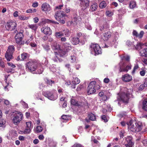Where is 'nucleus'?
Masks as SVG:
<instances>
[{
	"label": "nucleus",
	"mask_w": 147,
	"mask_h": 147,
	"mask_svg": "<svg viewBox=\"0 0 147 147\" xmlns=\"http://www.w3.org/2000/svg\"><path fill=\"white\" fill-rule=\"evenodd\" d=\"M91 53L95 55L101 53V49L99 45L97 44H92L90 46Z\"/></svg>",
	"instance_id": "nucleus-8"
},
{
	"label": "nucleus",
	"mask_w": 147,
	"mask_h": 147,
	"mask_svg": "<svg viewBox=\"0 0 147 147\" xmlns=\"http://www.w3.org/2000/svg\"><path fill=\"white\" fill-rule=\"evenodd\" d=\"M0 65L2 67H5V65L2 59L0 57Z\"/></svg>",
	"instance_id": "nucleus-58"
},
{
	"label": "nucleus",
	"mask_w": 147,
	"mask_h": 147,
	"mask_svg": "<svg viewBox=\"0 0 147 147\" xmlns=\"http://www.w3.org/2000/svg\"><path fill=\"white\" fill-rule=\"evenodd\" d=\"M23 37V35L22 32H20L17 34L15 37L16 42L18 43H20V42L22 41Z\"/></svg>",
	"instance_id": "nucleus-22"
},
{
	"label": "nucleus",
	"mask_w": 147,
	"mask_h": 147,
	"mask_svg": "<svg viewBox=\"0 0 147 147\" xmlns=\"http://www.w3.org/2000/svg\"><path fill=\"white\" fill-rule=\"evenodd\" d=\"M100 30L102 31L104 30V29L106 30L107 28H109V25L107 24H106V26L105 25H103L101 24L100 26Z\"/></svg>",
	"instance_id": "nucleus-37"
},
{
	"label": "nucleus",
	"mask_w": 147,
	"mask_h": 147,
	"mask_svg": "<svg viewBox=\"0 0 147 147\" xmlns=\"http://www.w3.org/2000/svg\"><path fill=\"white\" fill-rule=\"evenodd\" d=\"M77 37L79 38L81 37V39H83L85 38V36H82V34L81 32H79L76 35Z\"/></svg>",
	"instance_id": "nucleus-54"
},
{
	"label": "nucleus",
	"mask_w": 147,
	"mask_h": 147,
	"mask_svg": "<svg viewBox=\"0 0 147 147\" xmlns=\"http://www.w3.org/2000/svg\"><path fill=\"white\" fill-rule=\"evenodd\" d=\"M96 83L95 81H92L89 84L87 89V92L88 94L93 93L96 92L94 87Z\"/></svg>",
	"instance_id": "nucleus-13"
},
{
	"label": "nucleus",
	"mask_w": 147,
	"mask_h": 147,
	"mask_svg": "<svg viewBox=\"0 0 147 147\" xmlns=\"http://www.w3.org/2000/svg\"><path fill=\"white\" fill-rule=\"evenodd\" d=\"M18 18L21 20H27L29 19V17H26L24 16L20 15L18 16Z\"/></svg>",
	"instance_id": "nucleus-43"
},
{
	"label": "nucleus",
	"mask_w": 147,
	"mask_h": 147,
	"mask_svg": "<svg viewBox=\"0 0 147 147\" xmlns=\"http://www.w3.org/2000/svg\"><path fill=\"white\" fill-rule=\"evenodd\" d=\"M46 82L49 85H51L52 84L55 83V81L49 79H47Z\"/></svg>",
	"instance_id": "nucleus-53"
},
{
	"label": "nucleus",
	"mask_w": 147,
	"mask_h": 147,
	"mask_svg": "<svg viewBox=\"0 0 147 147\" xmlns=\"http://www.w3.org/2000/svg\"><path fill=\"white\" fill-rule=\"evenodd\" d=\"M118 95L119 96L117 98L118 100L123 102H127L130 96L129 93L126 88H121Z\"/></svg>",
	"instance_id": "nucleus-2"
},
{
	"label": "nucleus",
	"mask_w": 147,
	"mask_h": 147,
	"mask_svg": "<svg viewBox=\"0 0 147 147\" xmlns=\"http://www.w3.org/2000/svg\"><path fill=\"white\" fill-rule=\"evenodd\" d=\"M64 49L65 51H63L61 49H59V54L57 53V52H55V55L57 59L58 58L57 57L59 55L60 57H62L65 55L66 52L69 51L71 49V45L68 43H65L64 44Z\"/></svg>",
	"instance_id": "nucleus-5"
},
{
	"label": "nucleus",
	"mask_w": 147,
	"mask_h": 147,
	"mask_svg": "<svg viewBox=\"0 0 147 147\" xmlns=\"http://www.w3.org/2000/svg\"><path fill=\"white\" fill-rule=\"evenodd\" d=\"M15 51V48L13 46H9L8 49L5 54V57L7 60L9 61L12 59V54Z\"/></svg>",
	"instance_id": "nucleus-12"
},
{
	"label": "nucleus",
	"mask_w": 147,
	"mask_h": 147,
	"mask_svg": "<svg viewBox=\"0 0 147 147\" xmlns=\"http://www.w3.org/2000/svg\"><path fill=\"white\" fill-rule=\"evenodd\" d=\"M106 14L107 16L110 17L112 16L113 14L111 12L108 11L106 12Z\"/></svg>",
	"instance_id": "nucleus-60"
},
{
	"label": "nucleus",
	"mask_w": 147,
	"mask_h": 147,
	"mask_svg": "<svg viewBox=\"0 0 147 147\" xmlns=\"http://www.w3.org/2000/svg\"><path fill=\"white\" fill-rule=\"evenodd\" d=\"M6 71L8 73H13L14 72V70L13 68H9L6 69Z\"/></svg>",
	"instance_id": "nucleus-51"
},
{
	"label": "nucleus",
	"mask_w": 147,
	"mask_h": 147,
	"mask_svg": "<svg viewBox=\"0 0 147 147\" xmlns=\"http://www.w3.org/2000/svg\"><path fill=\"white\" fill-rule=\"evenodd\" d=\"M120 69L119 71L120 72H127L130 69H131V64L129 63L127 64H125V65H123V63L122 64H119Z\"/></svg>",
	"instance_id": "nucleus-14"
},
{
	"label": "nucleus",
	"mask_w": 147,
	"mask_h": 147,
	"mask_svg": "<svg viewBox=\"0 0 147 147\" xmlns=\"http://www.w3.org/2000/svg\"><path fill=\"white\" fill-rule=\"evenodd\" d=\"M41 31L44 34L47 35H50L52 33V31L50 28L47 26L42 27L41 29Z\"/></svg>",
	"instance_id": "nucleus-18"
},
{
	"label": "nucleus",
	"mask_w": 147,
	"mask_h": 147,
	"mask_svg": "<svg viewBox=\"0 0 147 147\" xmlns=\"http://www.w3.org/2000/svg\"><path fill=\"white\" fill-rule=\"evenodd\" d=\"M26 69L32 72L37 70L36 73L38 74H41L43 69L41 65L36 62L31 61L27 63L26 64Z\"/></svg>",
	"instance_id": "nucleus-1"
},
{
	"label": "nucleus",
	"mask_w": 147,
	"mask_h": 147,
	"mask_svg": "<svg viewBox=\"0 0 147 147\" xmlns=\"http://www.w3.org/2000/svg\"><path fill=\"white\" fill-rule=\"evenodd\" d=\"M26 126L24 133L25 134H28L30 133L33 126L32 125V123L31 121L26 122Z\"/></svg>",
	"instance_id": "nucleus-17"
},
{
	"label": "nucleus",
	"mask_w": 147,
	"mask_h": 147,
	"mask_svg": "<svg viewBox=\"0 0 147 147\" xmlns=\"http://www.w3.org/2000/svg\"><path fill=\"white\" fill-rule=\"evenodd\" d=\"M126 140L127 143L130 145H133L134 143L132 141V138L130 136H127L126 138Z\"/></svg>",
	"instance_id": "nucleus-31"
},
{
	"label": "nucleus",
	"mask_w": 147,
	"mask_h": 147,
	"mask_svg": "<svg viewBox=\"0 0 147 147\" xmlns=\"http://www.w3.org/2000/svg\"><path fill=\"white\" fill-rule=\"evenodd\" d=\"M80 82V80L78 78L76 77L74 78L72 82V83L74 85H76L79 83Z\"/></svg>",
	"instance_id": "nucleus-35"
},
{
	"label": "nucleus",
	"mask_w": 147,
	"mask_h": 147,
	"mask_svg": "<svg viewBox=\"0 0 147 147\" xmlns=\"http://www.w3.org/2000/svg\"><path fill=\"white\" fill-rule=\"evenodd\" d=\"M23 114L20 112L16 111L13 113L12 121L15 124L18 123L23 119Z\"/></svg>",
	"instance_id": "nucleus-6"
},
{
	"label": "nucleus",
	"mask_w": 147,
	"mask_h": 147,
	"mask_svg": "<svg viewBox=\"0 0 147 147\" xmlns=\"http://www.w3.org/2000/svg\"><path fill=\"white\" fill-rule=\"evenodd\" d=\"M126 44L128 46H131L133 45V43L129 40L127 41Z\"/></svg>",
	"instance_id": "nucleus-62"
},
{
	"label": "nucleus",
	"mask_w": 147,
	"mask_h": 147,
	"mask_svg": "<svg viewBox=\"0 0 147 147\" xmlns=\"http://www.w3.org/2000/svg\"><path fill=\"white\" fill-rule=\"evenodd\" d=\"M132 34L134 36L140 38L142 37L144 34V32L143 31H141L140 33L138 34L136 30H134Z\"/></svg>",
	"instance_id": "nucleus-24"
},
{
	"label": "nucleus",
	"mask_w": 147,
	"mask_h": 147,
	"mask_svg": "<svg viewBox=\"0 0 147 147\" xmlns=\"http://www.w3.org/2000/svg\"><path fill=\"white\" fill-rule=\"evenodd\" d=\"M98 95L103 100H106L107 99V97L105 93V92H100L98 94Z\"/></svg>",
	"instance_id": "nucleus-28"
},
{
	"label": "nucleus",
	"mask_w": 147,
	"mask_h": 147,
	"mask_svg": "<svg viewBox=\"0 0 147 147\" xmlns=\"http://www.w3.org/2000/svg\"><path fill=\"white\" fill-rule=\"evenodd\" d=\"M143 109L145 111H147V100L146 99L143 102Z\"/></svg>",
	"instance_id": "nucleus-42"
},
{
	"label": "nucleus",
	"mask_w": 147,
	"mask_h": 147,
	"mask_svg": "<svg viewBox=\"0 0 147 147\" xmlns=\"http://www.w3.org/2000/svg\"><path fill=\"white\" fill-rule=\"evenodd\" d=\"M20 102L24 107L26 108H28V105L25 102L23 101H20Z\"/></svg>",
	"instance_id": "nucleus-55"
},
{
	"label": "nucleus",
	"mask_w": 147,
	"mask_h": 147,
	"mask_svg": "<svg viewBox=\"0 0 147 147\" xmlns=\"http://www.w3.org/2000/svg\"><path fill=\"white\" fill-rule=\"evenodd\" d=\"M91 53L95 55L101 53V49L99 45L97 44H92L90 46Z\"/></svg>",
	"instance_id": "nucleus-9"
},
{
	"label": "nucleus",
	"mask_w": 147,
	"mask_h": 147,
	"mask_svg": "<svg viewBox=\"0 0 147 147\" xmlns=\"http://www.w3.org/2000/svg\"><path fill=\"white\" fill-rule=\"evenodd\" d=\"M9 79L8 78V76H5V79L3 82V85L4 87V89L5 90H8L7 87L9 85L10 83L9 82Z\"/></svg>",
	"instance_id": "nucleus-21"
},
{
	"label": "nucleus",
	"mask_w": 147,
	"mask_h": 147,
	"mask_svg": "<svg viewBox=\"0 0 147 147\" xmlns=\"http://www.w3.org/2000/svg\"><path fill=\"white\" fill-rule=\"evenodd\" d=\"M42 10L45 12H49L51 10V8L50 5L46 3H43L42 5Z\"/></svg>",
	"instance_id": "nucleus-19"
},
{
	"label": "nucleus",
	"mask_w": 147,
	"mask_h": 147,
	"mask_svg": "<svg viewBox=\"0 0 147 147\" xmlns=\"http://www.w3.org/2000/svg\"><path fill=\"white\" fill-rule=\"evenodd\" d=\"M123 58L124 60H125L126 61H125L124 60H122L120 62V64L123 63L124 65H126V64H127V63H130V57L128 55L125 56H124Z\"/></svg>",
	"instance_id": "nucleus-23"
},
{
	"label": "nucleus",
	"mask_w": 147,
	"mask_h": 147,
	"mask_svg": "<svg viewBox=\"0 0 147 147\" xmlns=\"http://www.w3.org/2000/svg\"><path fill=\"white\" fill-rule=\"evenodd\" d=\"M72 147H84L82 146L81 144H75Z\"/></svg>",
	"instance_id": "nucleus-64"
},
{
	"label": "nucleus",
	"mask_w": 147,
	"mask_h": 147,
	"mask_svg": "<svg viewBox=\"0 0 147 147\" xmlns=\"http://www.w3.org/2000/svg\"><path fill=\"white\" fill-rule=\"evenodd\" d=\"M22 59L21 60H23L26 59L28 57V55L26 53H24L21 55Z\"/></svg>",
	"instance_id": "nucleus-46"
},
{
	"label": "nucleus",
	"mask_w": 147,
	"mask_h": 147,
	"mask_svg": "<svg viewBox=\"0 0 147 147\" xmlns=\"http://www.w3.org/2000/svg\"><path fill=\"white\" fill-rule=\"evenodd\" d=\"M111 32H110L105 33L103 34V36L102 37V38L104 40H107L111 36Z\"/></svg>",
	"instance_id": "nucleus-26"
},
{
	"label": "nucleus",
	"mask_w": 147,
	"mask_h": 147,
	"mask_svg": "<svg viewBox=\"0 0 147 147\" xmlns=\"http://www.w3.org/2000/svg\"><path fill=\"white\" fill-rule=\"evenodd\" d=\"M5 121L3 119L0 120V127L3 126L5 123Z\"/></svg>",
	"instance_id": "nucleus-48"
},
{
	"label": "nucleus",
	"mask_w": 147,
	"mask_h": 147,
	"mask_svg": "<svg viewBox=\"0 0 147 147\" xmlns=\"http://www.w3.org/2000/svg\"><path fill=\"white\" fill-rule=\"evenodd\" d=\"M136 3L135 1H131L129 4V7L130 9L134 8L136 6Z\"/></svg>",
	"instance_id": "nucleus-39"
},
{
	"label": "nucleus",
	"mask_w": 147,
	"mask_h": 147,
	"mask_svg": "<svg viewBox=\"0 0 147 147\" xmlns=\"http://www.w3.org/2000/svg\"><path fill=\"white\" fill-rule=\"evenodd\" d=\"M146 44H143L139 42L136 45L135 48L137 50L140 51V55L141 56L147 57V48H144Z\"/></svg>",
	"instance_id": "nucleus-4"
},
{
	"label": "nucleus",
	"mask_w": 147,
	"mask_h": 147,
	"mask_svg": "<svg viewBox=\"0 0 147 147\" xmlns=\"http://www.w3.org/2000/svg\"><path fill=\"white\" fill-rule=\"evenodd\" d=\"M106 4L104 1L101 2L99 5V7L101 8H105L106 6Z\"/></svg>",
	"instance_id": "nucleus-44"
},
{
	"label": "nucleus",
	"mask_w": 147,
	"mask_h": 147,
	"mask_svg": "<svg viewBox=\"0 0 147 147\" xmlns=\"http://www.w3.org/2000/svg\"><path fill=\"white\" fill-rule=\"evenodd\" d=\"M17 24L15 22L9 20L6 23L5 28L8 31H11L15 30L14 32L17 31L16 29Z\"/></svg>",
	"instance_id": "nucleus-7"
},
{
	"label": "nucleus",
	"mask_w": 147,
	"mask_h": 147,
	"mask_svg": "<svg viewBox=\"0 0 147 147\" xmlns=\"http://www.w3.org/2000/svg\"><path fill=\"white\" fill-rule=\"evenodd\" d=\"M89 119L92 121H94L96 119L95 116L92 113H90L88 115Z\"/></svg>",
	"instance_id": "nucleus-38"
},
{
	"label": "nucleus",
	"mask_w": 147,
	"mask_h": 147,
	"mask_svg": "<svg viewBox=\"0 0 147 147\" xmlns=\"http://www.w3.org/2000/svg\"><path fill=\"white\" fill-rule=\"evenodd\" d=\"M42 130V127L40 126H37L35 129V131L36 133H40Z\"/></svg>",
	"instance_id": "nucleus-40"
},
{
	"label": "nucleus",
	"mask_w": 147,
	"mask_h": 147,
	"mask_svg": "<svg viewBox=\"0 0 147 147\" xmlns=\"http://www.w3.org/2000/svg\"><path fill=\"white\" fill-rule=\"evenodd\" d=\"M91 53L95 55L101 53V49L99 45L97 44H92L90 46Z\"/></svg>",
	"instance_id": "nucleus-10"
},
{
	"label": "nucleus",
	"mask_w": 147,
	"mask_h": 147,
	"mask_svg": "<svg viewBox=\"0 0 147 147\" xmlns=\"http://www.w3.org/2000/svg\"><path fill=\"white\" fill-rule=\"evenodd\" d=\"M3 102L6 105H9L10 104L9 101L8 100L4 99Z\"/></svg>",
	"instance_id": "nucleus-61"
},
{
	"label": "nucleus",
	"mask_w": 147,
	"mask_h": 147,
	"mask_svg": "<svg viewBox=\"0 0 147 147\" xmlns=\"http://www.w3.org/2000/svg\"><path fill=\"white\" fill-rule=\"evenodd\" d=\"M36 10L35 9H30L26 10V12L27 13H34L36 12Z\"/></svg>",
	"instance_id": "nucleus-50"
},
{
	"label": "nucleus",
	"mask_w": 147,
	"mask_h": 147,
	"mask_svg": "<svg viewBox=\"0 0 147 147\" xmlns=\"http://www.w3.org/2000/svg\"><path fill=\"white\" fill-rule=\"evenodd\" d=\"M52 46L53 49L56 50L59 49L58 51V52L59 53V50L61 49H60L59 45V44H57L56 42H55L52 45Z\"/></svg>",
	"instance_id": "nucleus-34"
},
{
	"label": "nucleus",
	"mask_w": 147,
	"mask_h": 147,
	"mask_svg": "<svg viewBox=\"0 0 147 147\" xmlns=\"http://www.w3.org/2000/svg\"><path fill=\"white\" fill-rule=\"evenodd\" d=\"M98 7L96 3H93L91 5L90 9V10L91 11H94L96 10Z\"/></svg>",
	"instance_id": "nucleus-30"
},
{
	"label": "nucleus",
	"mask_w": 147,
	"mask_h": 147,
	"mask_svg": "<svg viewBox=\"0 0 147 147\" xmlns=\"http://www.w3.org/2000/svg\"><path fill=\"white\" fill-rule=\"evenodd\" d=\"M64 35V33L62 31L57 32L55 34V36L57 38H60Z\"/></svg>",
	"instance_id": "nucleus-33"
},
{
	"label": "nucleus",
	"mask_w": 147,
	"mask_h": 147,
	"mask_svg": "<svg viewBox=\"0 0 147 147\" xmlns=\"http://www.w3.org/2000/svg\"><path fill=\"white\" fill-rule=\"evenodd\" d=\"M28 27L32 30L36 31L37 28L38 26L36 24H31L28 25Z\"/></svg>",
	"instance_id": "nucleus-32"
},
{
	"label": "nucleus",
	"mask_w": 147,
	"mask_h": 147,
	"mask_svg": "<svg viewBox=\"0 0 147 147\" xmlns=\"http://www.w3.org/2000/svg\"><path fill=\"white\" fill-rule=\"evenodd\" d=\"M102 120H103L105 122H107L108 121V119H107L106 116L105 115H103L101 117Z\"/></svg>",
	"instance_id": "nucleus-57"
},
{
	"label": "nucleus",
	"mask_w": 147,
	"mask_h": 147,
	"mask_svg": "<svg viewBox=\"0 0 147 147\" xmlns=\"http://www.w3.org/2000/svg\"><path fill=\"white\" fill-rule=\"evenodd\" d=\"M125 133V131L123 130H121L119 133V135L121 138H123V134Z\"/></svg>",
	"instance_id": "nucleus-59"
},
{
	"label": "nucleus",
	"mask_w": 147,
	"mask_h": 147,
	"mask_svg": "<svg viewBox=\"0 0 147 147\" xmlns=\"http://www.w3.org/2000/svg\"><path fill=\"white\" fill-rule=\"evenodd\" d=\"M147 86V79H145L144 82V83L143 84L141 85L139 88V90L142 91L144 88Z\"/></svg>",
	"instance_id": "nucleus-29"
},
{
	"label": "nucleus",
	"mask_w": 147,
	"mask_h": 147,
	"mask_svg": "<svg viewBox=\"0 0 147 147\" xmlns=\"http://www.w3.org/2000/svg\"><path fill=\"white\" fill-rule=\"evenodd\" d=\"M64 7V9L65 12L67 13L69 12L70 11V8L68 7L67 5H65Z\"/></svg>",
	"instance_id": "nucleus-49"
},
{
	"label": "nucleus",
	"mask_w": 147,
	"mask_h": 147,
	"mask_svg": "<svg viewBox=\"0 0 147 147\" xmlns=\"http://www.w3.org/2000/svg\"><path fill=\"white\" fill-rule=\"evenodd\" d=\"M76 54L74 53H72L70 55V58L72 62H74L76 61Z\"/></svg>",
	"instance_id": "nucleus-36"
},
{
	"label": "nucleus",
	"mask_w": 147,
	"mask_h": 147,
	"mask_svg": "<svg viewBox=\"0 0 147 147\" xmlns=\"http://www.w3.org/2000/svg\"><path fill=\"white\" fill-rule=\"evenodd\" d=\"M132 79V76L127 74L123 75L122 78V80L125 82H130Z\"/></svg>",
	"instance_id": "nucleus-20"
},
{
	"label": "nucleus",
	"mask_w": 147,
	"mask_h": 147,
	"mask_svg": "<svg viewBox=\"0 0 147 147\" xmlns=\"http://www.w3.org/2000/svg\"><path fill=\"white\" fill-rule=\"evenodd\" d=\"M66 15L64 13V12L61 10H59L55 13V19L59 21L61 19L65 18Z\"/></svg>",
	"instance_id": "nucleus-15"
},
{
	"label": "nucleus",
	"mask_w": 147,
	"mask_h": 147,
	"mask_svg": "<svg viewBox=\"0 0 147 147\" xmlns=\"http://www.w3.org/2000/svg\"><path fill=\"white\" fill-rule=\"evenodd\" d=\"M46 22L48 23H52L56 24H58L59 23L57 22H55L52 20L47 19L46 20Z\"/></svg>",
	"instance_id": "nucleus-47"
},
{
	"label": "nucleus",
	"mask_w": 147,
	"mask_h": 147,
	"mask_svg": "<svg viewBox=\"0 0 147 147\" xmlns=\"http://www.w3.org/2000/svg\"><path fill=\"white\" fill-rule=\"evenodd\" d=\"M42 94L45 96L52 100H55L58 97V96L55 92L46 91L43 92Z\"/></svg>",
	"instance_id": "nucleus-11"
},
{
	"label": "nucleus",
	"mask_w": 147,
	"mask_h": 147,
	"mask_svg": "<svg viewBox=\"0 0 147 147\" xmlns=\"http://www.w3.org/2000/svg\"><path fill=\"white\" fill-rule=\"evenodd\" d=\"M71 102L72 105L77 106H82L84 104V102L83 101L81 102H76L74 99H71Z\"/></svg>",
	"instance_id": "nucleus-25"
},
{
	"label": "nucleus",
	"mask_w": 147,
	"mask_h": 147,
	"mask_svg": "<svg viewBox=\"0 0 147 147\" xmlns=\"http://www.w3.org/2000/svg\"><path fill=\"white\" fill-rule=\"evenodd\" d=\"M85 27L89 30H91L92 29V27L88 23H86L85 24Z\"/></svg>",
	"instance_id": "nucleus-56"
},
{
	"label": "nucleus",
	"mask_w": 147,
	"mask_h": 147,
	"mask_svg": "<svg viewBox=\"0 0 147 147\" xmlns=\"http://www.w3.org/2000/svg\"><path fill=\"white\" fill-rule=\"evenodd\" d=\"M127 124L128 129L133 132H139L142 129V125L140 122L135 123V125H134L133 124V121L131 120L129 122H127Z\"/></svg>",
	"instance_id": "nucleus-3"
},
{
	"label": "nucleus",
	"mask_w": 147,
	"mask_h": 147,
	"mask_svg": "<svg viewBox=\"0 0 147 147\" xmlns=\"http://www.w3.org/2000/svg\"><path fill=\"white\" fill-rule=\"evenodd\" d=\"M83 86L82 85L79 84L77 87V90L78 91L80 90L83 88Z\"/></svg>",
	"instance_id": "nucleus-63"
},
{
	"label": "nucleus",
	"mask_w": 147,
	"mask_h": 147,
	"mask_svg": "<svg viewBox=\"0 0 147 147\" xmlns=\"http://www.w3.org/2000/svg\"><path fill=\"white\" fill-rule=\"evenodd\" d=\"M80 40L78 37L72 38L71 39V42L74 45H77L79 43Z\"/></svg>",
	"instance_id": "nucleus-27"
},
{
	"label": "nucleus",
	"mask_w": 147,
	"mask_h": 147,
	"mask_svg": "<svg viewBox=\"0 0 147 147\" xmlns=\"http://www.w3.org/2000/svg\"><path fill=\"white\" fill-rule=\"evenodd\" d=\"M139 68L137 64L135 65L134 66V67L133 69L132 72V73L134 74L135 71Z\"/></svg>",
	"instance_id": "nucleus-52"
},
{
	"label": "nucleus",
	"mask_w": 147,
	"mask_h": 147,
	"mask_svg": "<svg viewBox=\"0 0 147 147\" xmlns=\"http://www.w3.org/2000/svg\"><path fill=\"white\" fill-rule=\"evenodd\" d=\"M49 146L51 147H54L56 146V143L52 140H50L48 142Z\"/></svg>",
	"instance_id": "nucleus-41"
},
{
	"label": "nucleus",
	"mask_w": 147,
	"mask_h": 147,
	"mask_svg": "<svg viewBox=\"0 0 147 147\" xmlns=\"http://www.w3.org/2000/svg\"><path fill=\"white\" fill-rule=\"evenodd\" d=\"M80 5L81 9L84 10L88 7L90 1L89 0H80Z\"/></svg>",
	"instance_id": "nucleus-16"
},
{
	"label": "nucleus",
	"mask_w": 147,
	"mask_h": 147,
	"mask_svg": "<svg viewBox=\"0 0 147 147\" xmlns=\"http://www.w3.org/2000/svg\"><path fill=\"white\" fill-rule=\"evenodd\" d=\"M64 34L66 37H69L70 34V32L68 29H66L64 30Z\"/></svg>",
	"instance_id": "nucleus-45"
}]
</instances>
